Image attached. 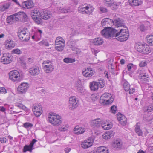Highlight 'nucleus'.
Listing matches in <instances>:
<instances>
[{
    "instance_id": "obj_25",
    "label": "nucleus",
    "mask_w": 153,
    "mask_h": 153,
    "mask_svg": "<svg viewBox=\"0 0 153 153\" xmlns=\"http://www.w3.org/2000/svg\"><path fill=\"white\" fill-rule=\"evenodd\" d=\"M140 125L139 123H137L135 126V132L139 136H142L143 132L140 128Z\"/></svg>"
},
{
    "instance_id": "obj_29",
    "label": "nucleus",
    "mask_w": 153,
    "mask_h": 153,
    "mask_svg": "<svg viewBox=\"0 0 153 153\" xmlns=\"http://www.w3.org/2000/svg\"><path fill=\"white\" fill-rule=\"evenodd\" d=\"M101 122L100 121H99L98 120H93L91 124V126L93 128L96 129L98 127L101 126Z\"/></svg>"
},
{
    "instance_id": "obj_7",
    "label": "nucleus",
    "mask_w": 153,
    "mask_h": 153,
    "mask_svg": "<svg viewBox=\"0 0 153 153\" xmlns=\"http://www.w3.org/2000/svg\"><path fill=\"white\" fill-rule=\"evenodd\" d=\"M28 84L27 83H22L17 88V91L19 94L25 93L29 88Z\"/></svg>"
},
{
    "instance_id": "obj_59",
    "label": "nucleus",
    "mask_w": 153,
    "mask_h": 153,
    "mask_svg": "<svg viewBox=\"0 0 153 153\" xmlns=\"http://www.w3.org/2000/svg\"><path fill=\"white\" fill-rule=\"evenodd\" d=\"M147 64L146 61H142L139 64L140 67H143L146 66Z\"/></svg>"
},
{
    "instance_id": "obj_42",
    "label": "nucleus",
    "mask_w": 153,
    "mask_h": 153,
    "mask_svg": "<svg viewBox=\"0 0 153 153\" xmlns=\"http://www.w3.org/2000/svg\"><path fill=\"white\" fill-rule=\"evenodd\" d=\"M69 126L66 124L62 125L59 127L58 130L61 131H66L69 128Z\"/></svg>"
},
{
    "instance_id": "obj_40",
    "label": "nucleus",
    "mask_w": 153,
    "mask_h": 153,
    "mask_svg": "<svg viewBox=\"0 0 153 153\" xmlns=\"http://www.w3.org/2000/svg\"><path fill=\"white\" fill-rule=\"evenodd\" d=\"M7 45V46L8 49H10L11 48H13L15 46V44L14 42L10 39L8 40Z\"/></svg>"
},
{
    "instance_id": "obj_8",
    "label": "nucleus",
    "mask_w": 153,
    "mask_h": 153,
    "mask_svg": "<svg viewBox=\"0 0 153 153\" xmlns=\"http://www.w3.org/2000/svg\"><path fill=\"white\" fill-rule=\"evenodd\" d=\"M28 34L24 29H22L20 31H18V35L21 40L23 41H26L28 40L30 38V36Z\"/></svg>"
},
{
    "instance_id": "obj_47",
    "label": "nucleus",
    "mask_w": 153,
    "mask_h": 153,
    "mask_svg": "<svg viewBox=\"0 0 153 153\" xmlns=\"http://www.w3.org/2000/svg\"><path fill=\"white\" fill-rule=\"evenodd\" d=\"M130 87V85L128 82L125 81L123 83V87L125 91H128Z\"/></svg>"
},
{
    "instance_id": "obj_64",
    "label": "nucleus",
    "mask_w": 153,
    "mask_h": 153,
    "mask_svg": "<svg viewBox=\"0 0 153 153\" xmlns=\"http://www.w3.org/2000/svg\"><path fill=\"white\" fill-rule=\"evenodd\" d=\"M130 89H129L128 91H129V93L130 94H132L135 91V89L131 87H130Z\"/></svg>"
},
{
    "instance_id": "obj_58",
    "label": "nucleus",
    "mask_w": 153,
    "mask_h": 153,
    "mask_svg": "<svg viewBox=\"0 0 153 153\" xmlns=\"http://www.w3.org/2000/svg\"><path fill=\"white\" fill-rule=\"evenodd\" d=\"M7 140V139L4 137H0V141L1 143H5Z\"/></svg>"
},
{
    "instance_id": "obj_60",
    "label": "nucleus",
    "mask_w": 153,
    "mask_h": 153,
    "mask_svg": "<svg viewBox=\"0 0 153 153\" xmlns=\"http://www.w3.org/2000/svg\"><path fill=\"white\" fill-rule=\"evenodd\" d=\"M7 91L5 88L4 87L0 88V93L1 94H5L6 93Z\"/></svg>"
},
{
    "instance_id": "obj_1",
    "label": "nucleus",
    "mask_w": 153,
    "mask_h": 153,
    "mask_svg": "<svg viewBox=\"0 0 153 153\" xmlns=\"http://www.w3.org/2000/svg\"><path fill=\"white\" fill-rule=\"evenodd\" d=\"M48 120L50 123L55 126L59 125L62 122L60 116L53 112L49 114Z\"/></svg>"
},
{
    "instance_id": "obj_32",
    "label": "nucleus",
    "mask_w": 153,
    "mask_h": 153,
    "mask_svg": "<svg viewBox=\"0 0 153 153\" xmlns=\"http://www.w3.org/2000/svg\"><path fill=\"white\" fill-rule=\"evenodd\" d=\"M149 75L148 74H144L141 75L140 81L143 83H146L149 81Z\"/></svg>"
},
{
    "instance_id": "obj_4",
    "label": "nucleus",
    "mask_w": 153,
    "mask_h": 153,
    "mask_svg": "<svg viewBox=\"0 0 153 153\" xmlns=\"http://www.w3.org/2000/svg\"><path fill=\"white\" fill-rule=\"evenodd\" d=\"M25 13L23 12H19L8 16L7 19V22L12 24L13 22L21 20L25 15Z\"/></svg>"
},
{
    "instance_id": "obj_41",
    "label": "nucleus",
    "mask_w": 153,
    "mask_h": 153,
    "mask_svg": "<svg viewBox=\"0 0 153 153\" xmlns=\"http://www.w3.org/2000/svg\"><path fill=\"white\" fill-rule=\"evenodd\" d=\"M143 110L145 112H147L153 111V105H150L145 106Z\"/></svg>"
},
{
    "instance_id": "obj_28",
    "label": "nucleus",
    "mask_w": 153,
    "mask_h": 153,
    "mask_svg": "<svg viewBox=\"0 0 153 153\" xmlns=\"http://www.w3.org/2000/svg\"><path fill=\"white\" fill-rule=\"evenodd\" d=\"M10 5V3L8 2L4 3L0 6V11L3 12L8 9Z\"/></svg>"
},
{
    "instance_id": "obj_51",
    "label": "nucleus",
    "mask_w": 153,
    "mask_h": 153,
    "mask_svg": "<svg viewBox=\"0 0 153 153\" xmlns=\"http://www.w3.org/2000/svg\"><path fill=\"white\" fill-rule=\"evenodd\" d=\"M85 131V129L82 127H77V135L83 133Z\"/></svg>"
},
{
    "instance_id": "obj_44",
    "label": "nucleus",
    "mask_w": 153,
    "mask_h": 153,
    "mask_svg": "<svg viewBox=\"0 0 153 153\" xmlns=\"http://www.w3.org/2000/svg\"><path fill=\"white\" fill-rule=\"evenodd\" d=\"M75 61L76 60L75 59L69 57L65 58L63 59L64 62L67 63H73L75 62Z\"/></svg>"
},
{
    "instance_id": "obj_33",
    "label": "nucleus",
    "mask_w": 153,
    "mask_h": 153,
    "mask_svg": "<svg viewBox=\"0 0 153 153\" xmlns=\"http://www.w3.org/2000/svg\"><path fill=\"white\" fill-rule=\"evenodd\" d=\"M41 15L39 10H32L31 14L33 19H34L36 17H38Z\"/></svg>"
},
{
    "instance_id": "obj_16",
    "label": "nucleus",
    "mask_w": 153,
    "mask_h": 153,
    "mask_svg": "<svg viewBox=\"0 0 153 153\" xmlns=\"http://www.w3.org/2000/svg\"><path fill=\"white\" fill-rule=\"evenodd\" d=\"M53 65L51 63L50 64H46L44 66L43 69L46 73H49L52 72L54 70Z\"/></svg>"
},
{
    "instance_id": "obj_20",
    "label": "nucleus",
    "mask_w": 153,
    "mask_h": 153,
    "mask_svg": "<svg viewBox=\"0 0 153 153\" xmlns=\"http://www.w3.org/2000/svg\"><path fill=\"white\" fill-rule=\"evenodd\" d=\"M94 8L92 6L89 4L87 5H85V14L88 15H92Z\"/></svg>"
},
{
    "instance_id": "obj_53",
    "label": "nucleus",
    "mask_w": 153,
    "mask_h": 153,
    "mask_svg": "<svg viewBox=\"0 0 153 153\" xmlns=\"http://www.w3.org/2000/svg\"><path fill=\"white\" fill-rule=\"evenodd\" d=\"M57 9L59 13H67L68 12V10L64 9L61 7L57 8Z\"/></svg>"
},
{
    "instance_id": "obj_12",
    "label": "nucleus",
    "mask_w": 153,
    "mask_h": 153,
    "mask_svg": "<svg viewBox=\"0 0 153 153\" xmlns=\"http://www.w3.org/2000/svg\"><path fill=\"white\" fill-rule=\"evenodd\" d=\"M94 72L92 68L89 67L85 68V70L82 72V74L85 77H90L94 75Z\"/></svg>"
},
{
    "instance_id": "obj_9",
    "label": "nucleus",
    "mask_w": 153,
    "mask_h": 153,
    "mask_svg": "<svg viewBox=\"0 0 153 153\" xmlns=\"http://www.w3.org/2000/svg\"><path fill=\"white\" fill-rule=\"evenodd\" d=\"M94 137H90L86 140H84L81 144L82 147L86 149L90 147L93 145L94 142Z\"/></svg>"
},
{
    "instance_id": "obj_13",
    "label": "nucleus",
    "mask_w": 153,
    "mask_h": 153,
    "mask_svg": "<svg viewBox=\"0 0 153 153\" xmlns=\"http://www.w3.org/2000/svg\"><path fill=\"white\" fill-rule=\"evenodd\" d=\"M12 57L8 53H5L1 58V62L4 64H8L12 61Z\"/></svg>"
},
{
    "instance_id": "obj_2",
    "label": "nucleus",
    "mask_w": 153,
    "mask_h": 153,
    "mask_svg": "<svg viewBox=\"0 0 153 153\" xmlns=\"http://www.w3.org/2000/svg\"><path fill=\"white\" fill-rule=\"evenodd\" d=\"M118 31L115 29L110 27L108 28H105L101 31L102 36L106 38L109 37H116Z\"/></svg>"
},
{
    "instance_id": "obj_48",
    "label": "nucleus",
    "mask_w": 153,
    "mask_h": 153,
    "mask_svg": "<svg viewBox=\"0 0 153 153\" xmlns=\"http://www.w3.org/2000/svg\"><path fill=\"white\" fill-rule=\"evenodd\" d=\"M98 82L99 84V86L100 88L103 87L105 84V81L104 80L102 79H98Z\"/></svg>"
},
{
    "instance_id": "obj_31",
    "label": "nucleus",
    "mask_w": 153,
    "mask_h": 153,
    "mask_svg": "<svg viewBox=\"0 0 153 153\" xmlns=\"http://www.w3.org/2000/svg\"><path fill=\"white\" fill-rule=\"evenodd\" d=\"M24 4L25 7H24V8H26L27 9H30L34 6V4L32 0H30L25 1L23 3L22 5Z\"/></svg>"
},
{
    "instance_id": "obj_30",
    "label": "nucleus",
    "mask_w": 153,
    "mask_h": 153,
    "mask_svg": "<svg viewBox=\"0 0 153 153\" xmlns=\"http://www.w3.org/2000/svg\"><path fill=\"white\" fill-rule=\"evenodd\" d=\"M90 87L91 90L96 91L97 90L98 88V83L95 82H91L90 84Z\"/></svg>"
},
{
    "instance_id": "obj_15",
    "label": "nucleus",
    "mask_w": 153,
    "mask_h": 153,
    "mask_svg": "<svg viewBox=\"0 0 153 153\" xmlns=\"http://www.w3.org/2000/svg\"><path fill=\"white\" fill-rule=\"evenodd\" d=\"M76 99L75 96H71L69 100V108L71 110H74L76 108Z\"/></svg>"
},
{
    "instance_id": "obj_14",
    "label": "nucleus",
    "mask_w": 153,
    "mask_h": 153,
    "mask_svg": "<svg viewBox=\"0 0 153 153\" xmlns=\"http://www.w3.org/2000/svg\"><path fill=\"white\" fill-rule=\"evenodd\" d=\"M32 110L35 115L36 117L39 116L42 113V107L40 105L34 106Z\"/></svg>"
},
{
    "instance_id": "obj_19",
    "label": "nucleus",
    "mask_w": 153,
    "mask_h": 153,
    "mask_svg": "<svg viewBox=\"0 0 153 153\" xmlns=\"http://www.w3.org/2000/svg\"><path fill=\"white\" fill-rule=\"evenodd\" d=\"M129 4L132 6H138L143 3L142 0H128Z\"/></svg>"
},
{
    "instance_id": "obj_45",
    "label": "nucleus",
    "mask_w": 153,
    "mask_h": 153,
    "mask_svg": "<svg viewBox=\"0 0 153 153\" xmlns=\"http://www.w3.org/2000/svg\"><path fill=\"white\" fill-rule=\"evenodd\" d=\"M147 42L151 46L153 45V35H150L147 38Z\"/></svg>"
},
{
    "instance_id": "obj_62",
    "label": "nucleus",
    "mask_w": 153,
    "mask_h": 153,
    "mask_svg": "<svg viewBox=\"0 0 153 153\" xmlns=\"http://www.w3.org/2000/svg\"><path fill=\"white\" fill-rule=\"evenodd\" d=\"M125 116L122 115V114L120 113H119L117 115V118L118 121L120 120L121 119H122V117L123 116Z\"/></svg>"
},
{
    "instance_id": "obj_49",
    "label": "nucleus",
    "mask_w": 153,
    "mask_h": 153,
    "mask_svg": "<svg viewBox=\"0 0 153 153\" xmlns=\"http://www.w3.org/2000/svg\"><path fill=\"white\" fill-rule=\"evenodd\" d=\"M122 119H121L119 121L120 122V123L122 125L124 126L126 125L127 123V119L125 116H123L122 117Z\"/></svg>"
},
{
    "instance_id": "obj_34",
    "label": "nucleus",
    "mask_w": 153,
    "mask_h": 153,
    "mask_svg": "<svg viewBox=\"0 0 153 153\" xmlns=\"http://www.w3.org/2000/svg\"><path fill=\"white\" fill-rule=\"evenodd\" d=\"M144 44H142L140 42L137 43L135 46L136 50L138 52L141 53Z\"/></svg>"
},
{
    "instance_id": "obj_39",
    "label": "nucleus",
    "mask_w": 153,
    "mask_h": 153,
    "mask_svg": "<svg viewBox=\"0 0 153 153\" xmlns=\"http://www.w3.org/2000/svg\"><path fill=\"white\" fill-rule=\"evenodd\" d=\"M112 124H110L108 123H106L101 125V127L104 130L109 129L112 127Z\"/></svg>"
},
{
    "instance_id": "obj_35",
    "label": "nucleus",
    "mask_w": 153,
    "mask_h": 153,
    "mask_svg": "<svg viewBox=\"0 0 153 153\" xmlns=\"http://www.w3.org/2000/svg\"><path fill=\"white\" fill-rule=\"evenodd\" d=\"M62 44L65 45V40L61 37H57L55 41V44Z\"/></svg>"
},
{
    "instance_id": "obj_46",
    "label": "nucleus",
    "mask_w": 153,
    "mask_h": 153,
    "mask_svg": "<svg viewBox=\"0 0 153 153\" xmlns=\"http://www.w3.org/2000/svg\"><path fill=\"white\" fill-rule=\"evenodd\" d=\"M105 4L107 6H113V1L112 0H104Z\"/></svg>"
},
{
    "instance_id": "obj_11",
    "label": "nucleus",
    "mask_w": 153,
    "mask_h": 153,
    "mask_svg": "<svg viewBox=\"0 0 153 153\" xmlns=\"http://www.w3.org/2000/svg\"><path fill=\"white\" fill-rule=\"evenodd\" d=\"M101 24L102 26H105V28H108L113 25V22L109 18H105L102 19Z\"/></svg>"
},
{
    "instance_id": "obj_6",
    "label": "nucleus",
    "mask_w": 153,
    "mask_h": 153,
    "mask_svg": "<svg viewBox=\"0 0 153 153\" xmlns=\"http://www.w3.org/2000/svg\"><path fill=\"white\" fill-rule=\"evenodd\" d=\"M9 77L10 79L13 81H19L20 79V75L19 72L16 70L10 72Z\"/></svg>"
},
{
    "instance_id": "obj_18",
    "label": "nucleus",
    "mask_w": 153,
    "mask_h": 153,
    "mask_svg": "<svg viewBox=\"0 0 153 153\" xmlns=\"http://www.w3.org/2000/svg\"><path fill=\"white\" fill-rule=\"evenodd\" d=\"M29 72L32 75H36L39 73L40 70L38 67H34L29 69Z\"/></svg>"
},
{
    "instance_id": "obj_54",
    "label": "nucleus",
    "mask_w": 153,
    "mask_h": 153,
    "mask_svg": "<svg viewBox=\"0 0 153 153\" xmlns=\"http://www.w3.org/2000/svg\"><path fill=\"white\" fill-rule=\"evenodd\" d=\"M41 15L38 17H36L34 19H33L35 22L39 24L41 22Z\"/></svg>"
},
{
    "instance_id": "obj_63",
    "label": "nucleus",
    "mask_w": 153,
    "mask_h": 153,
    "mask_svg": "<svg viewBox=\"0 0 153 153\" xmlns=\"http://www.w3.org/2000/svg\"><path fill=\"white\" fill-rule=\"evenodd\" d=\"M134 65L132 63H130L128 65L127 68L128 71H130L131 70L132 68L133 67Z\"/></svg>"
},
{
    "instance_id": "obj_52",
    "label": "nucleus",
    "mask_w": 153,
    "mask_h": 153,
    "mask_svg": "<svg viewBox=\"0 0 153 153\" xmlns=\"http://www.w3.org/2000/svg\"><path fill=\"white\" fill-rule=\"evenodd\" d=\"M15 106L18 107L20 109L25 110L26 108V107L23 104L19 103H16L15 104Z\"/></svg>"
},
{
    "instance_id": "obj_27",
    "label": "nucleus",
    "mask_w": 153,
    "mask_h": 153,
    "mask_svg": "<svg viewBox=\"0 0 153 153\" xmlns=\"http://www.w3.org/2000/svg\"><path fill=\"white\" fill-rule=\"evenodd\" d=\"M150 51L149 46L146 44H144L141 53L144 54H147L150 53Z\"/></svg>"
},
{
    "instance_id": "obj_21",
    "label": "nucleus",
    "mask_w": 153,
    "mask_h": 153,
    "mask_svg": "<svg viewBox=\"0 0 153 153\" xmlns=\"http://www.w3.org/2000/svg\"><path fill=\"white\" fill-rule=\"evenodd\" d=\"M77 90L80 93H83L85 91V90L83 89L82 85V81L80 79L77 80Z\"/></svg>"
},
{
    "instance_id": "obj_36",
    "label": "nucleus",
    "mask_w": 153,
    "mask_h": 153,
    "mask_svg": "<svg viewBox=\"0 0 153 153\" xmlns=\"http://www.w3.org/2000/svg\"><path fill=\"white\" fill-rule=\"evenodd\" d=\"M42 33V30H39L37 31L35 33L34 35L36 39V41H38L42 37L41 35Z\"/></svg>"
},
{
    "instance_id": "obj_43",
    "label": "nucleus",
    "mask_w": 153,
    "mask_h": 153,
    "mask_svg": "<svg viewBox=\"0 0 153 153\" xmlns=\"http://www.w3.org/2000/svg\"><path fill=\"white\" fill-rule=\"evenodd\" d=\"M85 4H84L79 6L78 7V11L80 13L82 14H85Z\"/></svg>"
},
{
    "instance_id": "obj_3",
    "label": "nucleus",
    "mask_w": 153,
    "mask_h": 153,
    "mask_svg": "<svg viewBox=\"0 0 153 153\" xmlns=\"http://www.w3.org/2000/svg\"><path fill=\"white\" fill-rule=\"evenodd\" d=\"M125 29H121L118 31L117 34L116 39L120 42L126 41L129 36V33L127 27Z\"/></svg>"
},
{
    "instance_id": "obj_57",
    "label": "nucleus",
    "mask_w": 153,
    "mask_h": 153,
    "mask_svg": "<svg viewBox=\"0 0 153 153\" xmlns=\"http://www.w3.org/2000/svg\"><path fill=\"white\" fill-rule=\"evenodd\" d=\"M99 9L102 13H105L107 11V9L103 7H100Z\"/></svg>"
},
{
    "instance_id": "obj_23",
    "label": "nucleus",
    "mask_w": 153,
    "mask_h": 153,
    "mask_svg": "<svg viewBox=\"0 0 153 153\" xmlns=\"http://www.w3.org/2000/svg\"><path fill=\"white\" fill-rule=\"evenodd\" d=\"M92 42L94 45L96 46H100L102 44L104 41L101 38L97 37L94 39Z\"/></svg>"
},
{
    "instance_id": "obj_61",
    "label": "nucleus",
    "mask_w": 153,
    "mask_h": 153,
    "mask_svg": "<svg viewBox=\"0 0 153 153\" xmlns=\"http://www.w3.org/2000/svg\"><path fill=\"white\" fill-rule=\"evenodd\" d=\"M111 60H110L108 63V67L112 69H113L114 68V67L113 66V63L111 62Z\"/></svg>"
},
{
    "instance_id": "obj_17",
    "label": "nucleus",
    "mask_w": 153,
    "mask_h": 153,
    "mask_svg": "<svg viewBox=\"0 0 153 153\" xmlns=\"http://www.w3.org/2000/svg\"><path fill=\"white\" fill-rule=\"evenodd\" d=\"M41 18L44 20H48L51 18L52 14L51 12L48 10H45L41 15Z\"/></svg>"
},
{
    "instance_id": "obj_22",
    "label": "nucleus",
    "mask_w": 153,
    "mask_h": 153,
    "mask_svg": "<svg viewBox=\"0 0 153 153\" xmlns=\"http://www.w3.org/2000/svg\"><path fill=\"white\" fill-rule=\"evenodd\" d=\"M97 153H109L108 149L105 146L97 147L96 151Z\"/></svg>"
},
{
    "instance_id": "obj_37",
    "label": "nucleus",
    "mask_w": 153,
    "mask_h": 153,
    "mask_svg": "<svg viewBox=\"0 0 153 153\" xmlns=\"http://www.w3.org/2000/svg\"><path fill=\"white\" fill-rule=\"evenodd\" d=\"M33 149H34V148L32 147L30 145H25L24 147L23 152L25 153L27 151H29L30 152H32V150Z\"/></svg>"
},
{
    "instance_id": "obj_38",
    "label": "nucleus",
    "mask_w": 153,
    "mask_h": 153,
    "mask_svg": "<svg viewBox=\"0 0 153 153\" xmlns=\"http://www.w3.org/2000/svg\"><path fill=\"white\" fill-rule=\"evenodd\" d=\"M55 48L57 51H62L64 48L65 45L62 44H55Z\"/></svg>"
},
{
    "instance_id": "obj_5",
    "label": "nucleus",
    "mask_w": 153,
    "mask_h": 153,
    "mask_svg": "<svg viewBox=\"0 0 153 153\" xmlns=\"http://www.w3.org/2000/svg\"><path fill=\"white\" fill-rule=\"evenodd\" d=\"M114 97L111 94L105 93L100 97V102L102 104L107 105L112 103L114 100Z\"/></svg>"
},
{
    "instance_id": "obj_26",
    "label": "nucleus",
    "mask_w": 153,
    "mask_h": 153,
    "mask_svg": "<svg viewBox=\"0 0 153 153\" xmlns=\"http://www.w3.org/2000/svg\"><path fill=\"white\" fill-rule=\"evenodd\" d=\"M112 146L114 148L117 150H119L122 147V144L120 141L116 140L113 143Z\"/></svg>"
},
{
    "instance_id": "obj_50",
    "label": "nucleus",
    "mask_w": 153,
    "mask_h": 153,
    "mask_svg": "<svg viewBox=\"0 0 153 153\" xmlns=\"http://www.w3.org/2000/svg\"><path fill=\"white\" fill-rule=\"evenodd\" d=\"M23 126L25 128L28 129L32 128L33 126V125L30 123L26 122L23 124Z\"/></svg>"
},
{
    "instance_id": "obj_10",
    "label": "nucleus",
    "mask_w": 153,
    "mask_h": 153,
    "mask_svg": "<svg viewBox=\"0 0 153 153\" xmlns=\"http://www.w3.org/2000/svg\"><path fill=\"white\" fill-rule=\"evenodd\" d=\"M113 22V25L118 27H126L125 25L124 21L120 18H117L112 19Z\"/></svg>"
},
{
    "instance_id": "obj_56",
    "label": "nucleus",
    "mask_w": 153,
    "mask_h": 153,
    "mask_svg": "<svg viewBox=\"0 0 153 153\" xmlns=\"http://www.w3.org/2000/svg\"><path fill=\"white\" fill-rule=\"evenodd\" d=\"M117 110V107L114 105H113L111 108L110 111L112 113L115 114L116 113Z\"/></svg>"
},
{
    "instance_id": "obj_24",
    "label": "nucleus",
    "mask_w": 153,
    "mask_h": 153,
    "mask_svg": "<svg viewBox=\"0 0 153 153\" xmlns=\"http://www.w3.org/2000/svg\"><path fill=\"white\" fill-rule=\"evenodd\" d=\"M114 132L112 130L109 131L103 135V137L105 139H108L113 137L114 134Z\"/></svg>"
},
{
    "instance_id": "obj_55",
    "label": "nucleus",
    "mask_w": 153,
    "mask_h": 153,
    "mask_svg": "<svg viewBox=\"0 0 153 153\" xmlns=\"http://www.w3.org/2000/svg\"><path fill=\"white\" fill-rule=\"evenodd\" d=\"M12 54H19L21 53V51L18 49H14L12 51Z\"/></svg>"
}]
</instances>
